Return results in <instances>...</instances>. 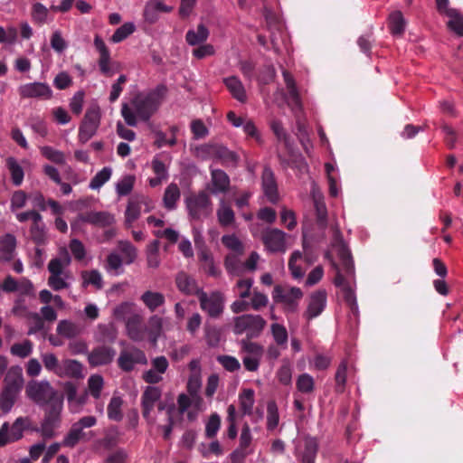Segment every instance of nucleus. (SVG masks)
<instances>
[{"instance_id": "nucleus-1", "label": "nucleus", "mask_w": 463, "mask_h": 463, "mask_svg": "<svg viewBox=\"0 0 463 463\" xmlns=\"http://www.w3.org/2000/svg\"><path fill=\"white\" fill-rule=\"evenodd\" d=\"M167 93V88L159 84L147 92H138L130 104L122 103L121 116L129 127H136L138 120L148 122L157 112Z\"/></svg>"}, {"instance_id": "nucleus-2", "label": "nucleus", "mask_w": 463, "mask_h": 463, "mask_svg": "<svg viewBox=\"0 0 463 463\" xmlns=\"http://www.w3.org/2000/svg\"><path fill=\"white\" fill-rule=\"evenodd\" d=\"M333 246L337 248V255L341 263L340 267L335 261L332 260V268L335 272L334 284L335 287L341 288L344 300L349 306L352 312L356 313L358 309L356 297L346 279V277H353L354 275V261L351 252L345 244L338 230H335L334 232Z\"/></svg>"}, {"instance_id": "nucleus-3", "label": "nucleus", "mask_w": 463, "mask_h": 463, "mask_svg": "<svg viewBox=\"0 0 463 463\" xmlns=\"http://www.w3.org/2000/svg\"><path fill=\"white\" fill-rule=\"evenodd\" d=\"M26 396L39 406L51 407L63 402L62 396L46 381H29L25 387Z\"/></svg>"}, {"instance_id": "nucleus-4", "label": "nucleus", "mask_w": 463, "mask_h": 463, "mask_svg": "<svg viewBox=\"0 0 463 463\" xmlns=\"http://www.w3.org/2000/svg\"><path fill=\"white\" fill-rule=\"evenodd\" d=\"M267 321L260 315L244 314L234 317L232 331L240 335L246 334V338L255 339L260 336Z\"/></svg>"}, {"instance_id": "nucleus-5", "label": "nucleus", "mask_w": 463, "mask_h": 463, "mask_svg": "<svg viewBox=\"0 0 463 463\" xmlns=\"http://www.w3.org/2000/svg\"><path fill=\"white\" fill-rule=\"evenodd\" d=\"M302 297V290L297 287L276 285L272 292L274 302L282 304L286 314L297 312Z\"/></svg>"}, {"instance_id": "nucleus-6", "label": "nucleus", "mask_w": 463, "mask_h": 463, "mask_svg": "<svg viewBox=\"0 0 463 463\" xmlns=\"http://www.w3.org/2000/svg\"><path fill=\"white\" fill-rule=\"evenodd\" d=\"M189 215L194 220L209 217L213 213V203L206 192L201 191L185 200Z\"/></svg>"}, {"instance_id": "nucleus-7", "label": "nucleus", "mask_w": 463, "mask_h": 463, "mask_svg": "<svg viewBox=\"0 0 463 463\" xmlns=\"http://www.w3.org/2000/svg\"><path fill=\"white\" fill-rule=\"evenodd\" d=\"M100 109L98 106L89 108L79 128L78 138L82 144L88 142L97 132L100 124Z\"/></svg>"}, {"instance_id": "nucleus-8", "label": "nucleus", "mask_w": 463, "mask_h": 463, "mask_svg": "<svg viewBox=\"0 0 463 463\" xmlns=\"http://www.w3.org/2000/svg\"><path fill=\"white\" fill-rule=\"evenodd\" d=\"M29 422L28 418L19 417L11 426L8 422L3 423L0 428V447H5L21 439L24 431L28 428Z\"/></svg>"}, {"instance_id": "nucleus-9", "label": "nucleus", "mask_w": 463, "mask_h": 463, "mask_svg": "<svg viewBox=\"0 0 463 463\" xmlns=\"http://www.w3.org/2000/svg\"><path fill=\"white\" fill-rule=\"evenodd\" d=\"M61 409V402H55L52 406L45 409L41 428L35 430L40 431L44 439L52 438L55 434V430L60 427Z\"/></svg>"}, {"instance_id": "nucleus-10", "label": "nucleus", "mask_w": 463, "mask_h": 463, "mask_svg": "<svg viewBox=\"0 0 463 463\" xmlns=\"http://www.w3.org/2000/svg\"><path fill=\"white\" fill-rule=\"evenodd\" d=\"M201 309L207 313L213 318L219 317L224 308V298L219 291H213L210 294L203 291L198 297Z\"/></svg>"}, {"instance_id": "nucleus-11", "label": "nucleus", "mask_w": 463, "mask_h": 463, "mask_svg": "<svg viewBox=\"0 0 463 463\" xmlns=\"http://www.w3.org/2000/svg\"><path fill=\"white\" fill-rule=\"evenodd\" d=\"M136 364H147V358L144 351L137 347L131 346L120 352L118 358V366L123 372H132Z\"/></svg>"}, {"instance_id": "nucleus-12", "label": "nucleus", "mask_w": 463, "mask_h": 463, "mask_svg": "<svg viewBox=\"0 0 463 463\" xmlns=\"http://www.w3.org/2000/svg\"><path fill=\"white\" fill-rule=\"evenodd\" d=\"M261 241L271 253L286 251V233L277 228H267L261 232Z\"/></svg>"}, {"instance_id": "nucleus-13", "label": "nucleus", "mask_w": 463, "mask_h": 463, "mask_svg": "<svg viewBox=\"0 0 463 463\" xmlns=\"http://www.w3.org/2000/svg\"><path fill=\"white\" fill-rule=\"evenodd\" d=\"M162 391L159 387L147 386L141 396V411L143 418L148 424H154L156 419L152 411L157 402L161 399Z\"/></svg>"}, {"instance_id": "nucleus-14", "label": "nucleus", "mask_w": 463, "mask_h": 463, "mask_svg": "<svg viewBox=\"0 0 463 463\" xmlns=\"http://www.w3.org/2000/svg\"><path fill=\"white\" fill-rule=\"evenodd\" d=\"M142 206H145V212L150 211L146 196L141 194L129 198L125 212V226L127 228L132 227L133 222L140 217Z\"/></svg>"}, {"instance_id": "nucleus-15", "label": "nucleus", "mask_w": 463, "mask_h": 463, "mask_svg": "<svg viewBox=\"0 0 463 463\" xmlns=\"http://www.w3.org/2000/svg\"><path fill=\"white\" fill-rule=\"evenodd\" d=\"M116 354V349L111 345H101L91 350L88 355V361L94 367L107 365L112 363Z\"/></svg>"}, {"instance_id": "nucleus-16", "label": "nucleus", "mask_w": 463, "mask_h": 463, "mask_svg": "<svg viewBox=\"0 0 463 463\" xmlns=\"http://www.w3.org/2000/svg\"><path fill=\"white\" fill-rule=\"evenodd\" d=\"M18 91L20 97L23 99L35 98L49 99L52 96V90L50 86L43 82H33L22 85Z\"/></svg>"}, {"instance_id": "nucleus-17", "label": "nucleus", "mask_w": 463, "mask_h": 463, "mask_svg": "<svg viewBox=\"0 0 463 463\" xmlns=\"http://www.w3.org/2000/svg\"><path fill=\"white\" fill-rule=\"evenodd\" d=\"M78 220L90 223L91 225L106 228L109 227L115 222V217L109 212H83L80 213L77 216Z\"/></svg>"}, {"instance_id": "nucleus-18", "label": "nucleus", "mask_w": 463, "mask_h": 463, "mask_svg": "<svg viewBox=\"0 0 463 463\" xmlns=\"http://www.w3.org/2000/svg\"><path fill=\"white\" fill-rule=\"evenodd\" d=\"M177 289L185 296H197L203 292L196 279L184 271H179L175 279Z\"/></svg>"}, {"instance_id": "nucleus-19", "label": "nucleus", "mask_w": 463, "mask_h": 463, "mask_svg": "<svg viewBox=\"0 0 463 463\" xmlns=\"http://www.w3.org/2000/svg\"><path fill=\"white\" fill-rule=\"evenodd\" d=\"M261 185L263 193L271 203L279 200L278 185L273 171L268 165L263 169L261 175Z\"/></svg>"}, {"instance_id": "nucleus-20", "label": "nucleus", "mask_w": 463, "mask_h": 463, "mask_svg": "<svg viewBox=\"0 0 463 463\" xmlns=\"http://www.w3.org/2000/svg\"><path fill=\"white\" fill-rule=\"evenodd\" d=\"M126 328L128 337L135 341L140 342L145 339L146 326L143 323V318L139 315L130 316L126 322Z\"/></svg>"}, {"instance_id": "nucleus-21", "label": "nucleus", "mask_w": 463, "mask_h": 463, "mask_svg": "<svg viewBox=\"0 0 463 463\" xmlns=\"http://www.w3.org/2000/svg\"><path fill=\"white\" fill-rule=\"evenodd\" d=\"M326 305V292L325 290L316 291L310 297V301L304 316L307 320H311L318 317L324 311Z\"/></svg>"}, {"instance_id": "nucleus-22", "label": "nucleus", "mask_w": 463, "mask_h": 463, "mask_svg": "<svg viewBox=\"0 0 463 463\" xmlns=\"http://www.w3.org/2000/svg\"><path fill=\"white\" fill-rule=\"evenodd\" d=\"M59 377L83 379V364L75 359H64L61 362V368L57 372Z\"/></svg>"}, {"instance_id": "nucleus-23", "label": "nucleus", "mask_w": 463, "mask_h": 463, "mask_svg": "<svg viewBox=\"0 0 463 463\" xmlns=\"http://www.w3.org/2000/svg\"><path fill=\"white\" fill-rule=\"evenodd\" d=\"M211 182L213 187L210 188V192L213 194H226L230 189L231 180L223 170L212 169Z\"/></svg>"}, {"instance_id": "nucleus-24", "label": "nucleus", "mask_w": 463, "mask_h": 463, "mask_svg": "<svg viewBox=\"0 0 463 463\" xmlns=\"http://www.w3.org/2000/svg\"><path fill=\"white\" fill-rule=\"evenodd\" d=\"M222 82L233 99L241 103H245L247 101L248 97L245 88L241 80L237 76L223 78Z\"/></svg>"}, {"instance_id": "nucleus-25", "label": "nucleus", "mask_w": 463, "mask_h": 463, "mask_svg": "<svg viewBox=\"0 0 463 463\" xmlns=\"http://www.w3.org/2000/svg\"><path fill=\"white\" fill-rule=\"evenodd\" d=\"M216 216L218 222L222 227H230L235 222V213L232 210L231 203L224 198H222L219 201Z\"/></svg>"}, {"instance_id": "nucleus-26", "label": "nucleus", "mask_w": 463, "mask_h": 463, "mask_svg": "<svg viewBox=\"0 0 463 463\" xmlns=\"http://www.w3.org/2000/svg\"><path fill=\"white\" fill-rule=\"evenodd\" d=\"M4 382V389L20 392L24 383L22 368L18 365L10 367Z\"/></svg>"}, {"instance_id": "nucleus-27", "label": "nucleus", "mask_w": 463, "mask_h": 463, "mask_svg": "<svg viewBox=\"0 0 463 463\" xmlns=\"http://www.w3.org/2000/svg\"><path fill=\"white\" fill-rule=\"evenodd\" d=\"M17 241L14 235L6 233L0 238V260L9 262L14 259Z\"/></svg>"}, {"instance_id": "nucleus-28", "label": "nucleus", "mask_w": 463, "mask_h": 463, "mask_svg": "<svg viewBox=\"0 0 463 463\" xmlns=\"http://www.w3.org/2000/svg\"><path fill=\"white\" fill-rule=\"evenodd\" d=\"M30 236L32 241L37 245L41 246L47 241L46 227L43 221V216L39 220H34L30 227Z\"/></svg>"}, {"instance_id": "nucleus-29", "label": "nucleus", "mask_w": 463, "mask_h": 463, "mask_svg": "<svg viewBox=\"0 0 463 463\" xmlns=\"http://www.w3.org/2000/svg\"><path fill=\"white\" fill-rule=\"evenodd\" d=\"M140 299L151 312L163 306L165 301V296L162 293L151 290L145 291Z\"/></svg>"}, {"instance_id": "nucleus-30", "label": "nucleus", "mask_w": 463, "mask_h": 463, "mask_svg": "<svg viewBox=\"0 0 463 463\" xmlns=\"http://www.w3.org/2000/svg\"><path fill=\"white\" fill-rule=\"evenodd\" d=\"M209 36V30L207 27L200 24L196 30H189L185 34V40L188 44L195 46L206 42Z\"/></svg>"}, {"instance_id": "nucleus-31", "label": "nucleus", "mask_w": 463, "mask_h": 463, "mask_svg": "<svg viewBox=\"0 0 463 463\" xmlns=\"http://www.w3.org/2000/svg\"><path fill=\"white\" fill-rule=\"evenodd\" d=\"M282 74L291 102L296 108L300 109L301 99L292 74L288 71H283Z\"/></svg>"}, {"instance_id": "nucleus-32", "label": "nucleus", "mask_w": 463, "mask_h": 463, "mask_svg": "<svg viewBox=\"0 0 463 463\" xmlns=\"http://www.w3.org/2000/svg\"><path fill=\"white\" fill-rule=\"evenodd\" d=\"M405 19L401 11H394L388 18V27L393 35H402L405 30Z\"/></svg>"}, {"instance_id": "nucleus-33", "label": "nucleus", "mask_w": 463, "mask_h": 463, "mask_svg": "<svg viewBox=\"0 0 463 463\" xmlns=\"http://www.w3.org/2000/svg\"><path fill=\"white\" fill-rule=\"evenodd\" d=\"M447 16L449 30L458 36H463V15L456 9H449L447 11Z\"/></svg>"}, {"instance_id": "nucleus-34", "label": "nucleus", "mask_w": 463, "mask_h": 463, "mask_svg": "<svg viewBox=\"0 0 463 463\" xmlns=\"http://www.w3.org/2000/svg\"><path fill=\"white\" fill-rule=\"evenodd\" d=\"M85 435L86 433L73 423L68 433L65 435L61 444L64 447L74 448L80 439L85 438Z\"/></svg>"}, {"instance_id": "nucleus-35", "label": "nucleus", "mask_w": 463, "mask_h": 463, "mask_svg": "<svg viewBox=\"0 0 463 463\" xmlns=\"http://www.w3.org/2000/svg\"><path fill=\"white\" fill-rule=\"evenodd\" d=\"M19 392L2 389L0 392V410L4 414L8 413L14 405Z\"/></svg>"}, {"instance_id": "nucleus-36", "label": "nucleus", "mask_w": 463, "mask_h": 463, "mask_svg": "<svg viewBox=\"0 0 463 463\" xmlns=\"http://www.w3.org/2000/svg\"><path fill=\"white\" fill-rule=\"evenodd\" d=\"M82 286L92 285L96 289L103 288V279L100 272L97 269L83 270L81 272Z\"/></svg>"}, {"instance_id": "nucleus-37", "label": "nucleus", "mask_w": 463, "mask_h": 463, "mask_svg": "<svg viewBox=\"0 0 463 463\" xmlns=\"http://www.w3.org/2000/svg\"><path fill=\"white\" fill-rule=\"evenodd\" d=\"M180 198V190L175 184H169L165 191L164 194V204L165 207L168 210H173L175 208L176 202Z\"/></svg>"}, {"instance_id": "nucleus-38", "label": "nucleus", "mask_w": 463, "mask_h": 463, "mask_svg": "<svg viewBox=\"0 0 463 463\" xmlns=\"http://www.w3.org/2000/svg\"><path fill=\"white\" fill-rule=\"evenodd\" d=\"M118 337V331L113 325H100L99 326V341L103 345L115 343Z\"/></svg>"}, {"instance_id": "nucleus-39", "label": "nucleus", "mask_w": 463, "mask_h": 463, "mask_svg": "<svg viewBox=\"0 0 463 463\" xmlns=\"http://www.w3.org/2000/svg\"><path fill=\"white\" fill-rule=\"evenodd\" d=\"M241 254L230 253L225 257L224 266L228 273L239 276L242 271V262L239 259Z\"/></svg>"}, {"instance_id": "nucleus-40", "label": "nucleus", "mask_w": 463, "mask_h": 463, "mask_svg": "<svg viewBox=\"0 0 463 463\" xmlns=\"http://www.w3.org/2000/svg\"><path fill=\"white\" fill-rule=\"evenodd\" d=\"M318 450V444L315 439H307L302 455V463H315Z\"/></svg>"}, {"instance_id": "nucleus-41", "label": "nucleus", "mask_w": 463, "mask_h": 463, "mask_svg": "<svg viewBox=\"0 0 463 463\" xmlns=\"http://www.w3.org/2000/svg\"><path fill=\"white\" fill-rule=\"evenodd\" d=\"M6 165L10 171L12 181L14 185H20L24 180V170L14 157L6 160Z\"/></svg>"}, {"instance_id": "nucleus-42", "label": "nucleus", "mask_w": 463, "mask_h": 463, "mask_svg": "<svg viewBox=\"0 0 463 463\" xmlns=\"http://www.w3.org/2000/svg\"><path fill=\"white\" fill-rule=\"evenodd\" d=\"M239 401L243 414H250L254 404V391L244 389L239 396Z\"/></svg>"}, {"instance_id": "nucleus-43", "label": "nucleus", "mask_w": 463, "mask_h": 463, "mask_svg": "<svg viewBox=\"0 0 463 463\" xmlns=\"http://www.w3.org/2000/svg\"><path fill=\"white\" fill-rule=\"evenodd\" d=\"M279 415L278 406L274 401H270L267 404V430H275L279 425Z\"/></svg>"}, {"instance_id": "nucleus-44", "label": "nucleus", "mask_w": 463, "mask_h": 463, "mask_svg": "<svg viewBox=\"0 0 463 463\" xmlns=\"http://www.w3.org/2000/svg\"><path fill=\"white\" fill-rule=\"evenodd\" d=\"M163 328V319L154 315L152 316L148 320V329L146 331L148 332L150 340L154 343L156 342L157 338L159 337Z\"/></svg>"}, {"instance_id": "nucleus-45", "label": "nucleus", "mask_w": 463, "mask_h": 463, "mask_svg": "<svg viewBox=\"0 0 463 463\" xmlns=\"http://www.w3.org/2000/svg\"><path fill=\"white\" fill-rule=\"evenodd\" d=\"M111 174L112 170L110 167H103L90 180V188L93 190L99 189L105 183H107L109 180Z\"/></svg>"}, {"instance_id": "nucleus-46", "label": "nucleus", "mask_w": 463, "mask_h": 463, "mask_svg": "<svg viewBox=\"0 0 463 463\" xmlns=\"http://www.w3.org/2000/svg\"><path fill=\"white\" fill-rule=\"evenodd\" d=\"M122 400L119 397H112L108 405V417L111 420L120 421L123 418L121 411Z\"/></svg>"}, {"instance_id": "nucleus-47", "label": "nucleus", "mask_w": 463, "mask_h": 463, "mask_svg": "<svg viewBox=\"0 0 463 463\" xmlns=\"http://www.w3.org/2000/svg\"><path fill=\"white\" fill-rule=\"evenodd\" d=\"M296 386L302 393H311L315 389L314 378L307 373H302L298 377Z\"/></svg>"}, {"instance_id": "nucleus-48", "label": "nucleus", "mask_w": 463, "mask_h": 463, "mask_svg": "<svg viewBox=\"0 0 463 463\" xmlns=\"http://www.w3.org/2000/svg\"><path fill=\"white\" fill-rule=\"evenodd\" d=\"M302 259V253L299 250L292 252L288 260V269L294 279H299L304 277L305 271L302 269L300 265L297 264V261Z\"/></svg>"}, {"instance_id": "nucleus-49", "label": "nucleus", "mask_w": 463, "mask_h": 463, "mask_svg": "<svg viewBox=\"0 0 463 463\" xmlns=\"http://www.w3.org/2000/svg\"><path fill=\"white\" fill-rule=\"evenodd\" d=\"M33 343L31 340H24L23 343H16L11 346L10 352L13 355L20 358L29 356L33 352Z\"/></svg>"}, {"instance_id": "nucleus-50", "label": "nucleus", "mask_w": 463, "mask_h": 463, "mask_svg": "<svg viewBox=\"0 0 463 463\" xmlns=\"http://www.w3.org/2000/svg\"><path fill=\"white\" fill-rule=\"evenodd\" d=\"M103 385V377L99 374H92L88 379V388L90 393L95 399H99L100 397Z\"/></svg>"}, {"instance_id": "nucleus-51", "label": "nucleus", "mask_w": 463, "mask_h": 463, "mask_svg": "<svg viewBox=\"0 0 463 463\" xmlns=\"http://www.w3.org/2000/svg\"><path fill=\"white\" fill-rule=\"evenodd\" d=\"M222 242L227 249L232 250L233 253L243 254V244L234 234L223 235Z\"/></svg>"}, {"instance_id": "nucleus-52", "label": "nucleus", "mask_w": 463, "mask_h": 463, "mask_svg": "<svg viewBox=\"0 0 463 463\" xmlns=\"http://www.w3.org/2000/svg\"><path fill=\"white\" fill-rule=\"evenodd\" d=\"M314 206L317 215V222L320 227L326 225L327 211L324 201L321 198H317L314 195Z\"/></svg>"}, {"instance_id": "nucleus-53", "label": "nucleus", "mask_w": 463, "mask_h": 463, "mask_svg": "<svg viewBox=\"0 0 463 463\" xmlns=\"http://www.w3.org/2000/svg\"><path fill=\"white\" fill-rule=\"evenodd\" d=\"M29 194L23 190L14 192L10 201V210L14 213L18 209H22L26 205Z\"/></svg>"}, {"instance_id": "nucleus-54", "label": "nucleus", "mask_w": 463, "mask_h": 463, "mask_svg": "<svg viewBox=\"0 0 463 463\" xmlns=\"http://www.w3.org/2000/svg\"><path fill=\"white\" fill-rule=\"evenodd\" d=\"M346 373H347V363L346 361L341 362L338 365L335 380V392H343L345 390V383H346Z\"/></svg>"}, {"instance_id": "nucleus-55", "label": "nucleus", "mask_w": 463, "mask_h": 463, "mask_svg": "<svg viewBox=\"0 0 463 463\" xmlns=\"http://www.w3.org/2000/svg\"><path fill=\"white\" fill-rule=\"evenodd\" d=\"M135 176L125 175L116 185L117 194L119 196H126L131 193L135 184Z\"/></svg>"}, {"instance_id": "nucleus-56", "label": "nucleus", "mask_w": 463, "mask_h": 463, "mask_svg": "<svg viewBox=\"0 0 463 463\" xmlns=\"http://www.w3.org/2000/svg\"><path fill=\"white\" fill-rule=\"evenodd\" d=\"M134 31L135 25L132 23H125L115 31L110 40L114 43H120L133 33Z\"/></svg>"}, {"instance_id": "nucleus-57", "label": "nucleus", "mask_w": 463, "mask_h": 463, "mask_svg": "<svg viewBox=\"0 0 463 463\" xmlns=\"http://www.w3.org/2000/svg\"><path fill=\"white\" fill-rule=\"evenodd\" d=\"M251 339H241L240 344L241 350L250 354V356L260 357L263 354V347L258 343L251 342Z\"/></svg>"}, {"instance_id": "nucleus-58", "label": "nucleus", "mask_w": 463, "mask_h": 463, "mask_svg": "<svg viewBox=\"0 0 463 463\" xmlns=\"http://www.w3.org/2000/svg\"><path fill=\"white\" fill-rule=\"evenodd\" d=\"M57 333L67 338L75 337L78 335V327L72 322L61 320L58 323Z\"/></svg>"}, {"instance_id": "nucleus-59", "label": "nucleus", "mask_w": 463, "mask_h": 463, "mask_svg": "<svg viewBox=\"0 0 463 463\" xmlns=\"http://www.w3.org/2000/svg\"><path fill=\"white\" fill-rule=\"evenodd\" d=\"M204 332L207 345L211 347L217 346L221 340V330L215 326L205 325Z\"/></svg>"}, {"instance_id": "nucleus-60", "label": "nucleus", "mask_w": 463, "mask_h": 463, "mask_svg": "<svg viewBox=\"0 0 463 463\" xmlns=\"http://www.w3.org/2000/svg\"><path fill=\"white\" fill-rule=\"evenodd\" d=\"M271 334L273 338L278 345H286L288 342V331L286 327L280 324H272L271 326Z\"/></svg>"}, {"instance_id": "nucleus-61", "label": "nucleus", "mask_w": 463, "mask_h": 463, "mask_svg": "<svg viewBox=\"0 0 463 463\" xmlns=\"http://www.w3.org/2000/svg\"><path fill=\"white\" fill-rule=\"evenodd\" d=\"M221 427V418L217 413H213L205 426V436L208 439H213L216 436Z\"/></svg>"}, {"instance_id": "nucleus-62", "label": "nucleus", "mask_w": 463, "mask_h": 463, "mask_svg": "<svg viewBox=\"0 0 463 463\" xmlns=\"http://www.w3.org/2000/svg\"><path fill=\"white\" fill-rule=\"evenodd\" d=\"M42 360L45 369L57 375V372L61 368V362L57 356L52 353H46L42 354Z\"/></svg>"}, {"instance_id": "nucleus-63", "label": "nucleus", "mask_w": 463, "mask_h": 463, "mask_svg": "<svg viewBox=\"0 0 463 463\" xmlns=\"http://www.w3.org/2000/svg\"><path fill=\"white\" fill-rule=\"evenodd\" d=\"M41 152L43 156L55 164L63 165L65 163L63 153L52 146H43L41 148Z\"/></svg>"}, {"instance_id": "nucleus-64", "label": "nucleus", "mask_w": 463, "mask_h": 463, "mask_svg": "<svg viewBox=\"0 0 463 463\" xmlns=\"http://www.w3.org/2000/svg\"><path fill=\"white\" fill-rule=\"evenodd\" d=\"M279 382L283 385H289L292 380V368L289 362H284L277 372Z\"/></svg>"}]
</instances>
